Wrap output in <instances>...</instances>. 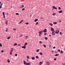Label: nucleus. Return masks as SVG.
<instances>
[{
	"label": "nucleus",
	"instance_id": "nucleus-1",
	"mask_svg": "<svg viewBox=\"0 0 65 65\" xmlns=\"http://www.w3.org/2000/svg\"><path fill=\"white\" fill-rule=\"evenodd\" d=\"M55 32H55V31H53V32L52 33V36H53V35H55Z\"/></svg>",
	"mask_w": 65,
	"mask_h": 65
},
{
	"label": "nucleus",
	"instance_id": "nucleus-2",
	"mask_svg": "<svg viewBox=\"0 0 65 65\" xmlns=\"http://www.w3.org/2000/svg\"><path fill=\"white\" fill-rule=\"evenodd\" d=\"M43 30H42V31H40L39 32V34H42V33H43Z\"/></svg>",
	"mask_w": 65,
	"mask_h": 65
},
{
	"label": "nucleus",
	"instance_id": "nucleus-3",
	"mask_svg": "<svg viewBox=\"0 0 65 65\" xmlns=\"http://www.w3.org/2000/svg\"><path fill=\"white\" fill-rule=\"evenodd\" d=\"M43 31L44 33H45L46 31H47V30H46V29H45Z\"/></svg>",
	"mask_w": 65,
	"mask_h": 65
},
{
	"label": "nucleus",
	"instance_id": "nucleus-4",
	"mask_svg": "<svg viewBox=\"0 0 65 65\" xmlns=\"http://www.w3.org/2000/svg\"><path fill=\"white\" fill-rule=\"evenodd\" d=\"M51 30H52V31H54V29L53 28V27H51Z\"/></svg>",
	"mask_w": 65,
	"mask_h": 65
},
{
	"label": "nucleus",
	"instance_id": "nucleus-5",
	"mask_svg": "<svg viewBox=\"0 0 65 65\" xmlns=\"http://www.w3.org/2000/svg\"><path fill=\"white\" fill-rule=\"evenodd\" d=\"M22 48H23L24 49L26 48V46H25V45H24V46H22Z\"/></svg>",
	"mask_w": 65,
	"mask_h": 65
},
{
	"label": "nucleus",
	"instance_id": "nucleus-6",
	"mask_svg": "<svg viewBox=\"0 0 65 65\" xmlns=\"http://www.w3.org/2000/svg\"><path fill=\"white\" fill-rule=\"evenodd\" d=\"M53 8H54V9H57V8L56 7H55V6H53Z\"/></svg>",
	"mask_w": 65,
	"mask_h": 65
},
{
	"label": "nucleus",
	"instance_id": "nucleus-7",
	"mask_svg": "<svg viewBox=\"0 0 65 65\" xmlns=\"http://www.w3.org/2000/svg\"><path fill=\"white\" fill-rule=\"evenodd\" d=\"M59 30H58L57 31V30H56V32H55V34H58V33H59Z\"/></svg>",
	"mask_w": 65,
	"mask_h": 65
},
{
	"label": "nucleus",
	"instance_id": "nucleus-8",
	"mask_svg": "<svg viewBox=\"0 0 65 65\" xmlns=\"http://www.w3.org/2000/svg\"><path fill=\"white\" fill-rule=\"evenodd\" d=\"M24 65H26V64H27V62L25 60H24Z\"/></svg>",
	"mask_w": 65,
	"mask_h": 65
},
{
	"label": "nucleus",
	"instance_id": "nucleus-9",
	"mask_svg": "<svg viewBox=\"0 0 65 65\" xmlns=\"http://www.w3.org/2000/svg\"><path fill=\"white\" fill-rule=\"evenodd\" d=\"M46 64H47V65H50V63H49V62H48V61L47 62Z\"/></svg>",
	"mask_w": 65,
	"mask_h": 65
},
{
	"label": "nucleus",
	"instance_id": "nucleus-10",
	"mask_svg": "<svg viewBox=\"0 0 65 65\" xmlns=\"http://www.w3.org/2000/svg\"><path fill=\"white\" fill-rule=\"evenodd\" d=\"M28 36H25V39H27V38H28Z\"/></svg>",
	"mask_w": 65,
	"mask_h": 65
},
{
	"label": "nucleus",
	"instance_id": "nucleus-11",
	"mask_svg": "<svg viewBox=\"0 0 65 65\" xmlns=\"http://www.w3.org/2000/svg\"><path fill=\"white\" fill-rule=\"evenodd\" d=\"M13 48H11V51H10L11 52H13Z\"/></svg>",
	"mask_w": 65,
	"mask_h": 65
},
{
	"label": "nucleus",
	"instance_id": "nucleus-12",
	"mask_svg": "<svg viewBox=\"0 0 65 65\" xmlns=\"http://www.w3.org/2000/svg\"><path fill=\"white\" fill-rule=\"evenodd\" d=\"M30 64L29 63H27V62L26 63V65H30Z\"/></svg>",
	"mask_w": 65,
	"mask_h": 65
},
{
	"label": "nucleus",
	"instance_id": "nucleus-13",
	"mask_svg": "<svg viewBox=\"0 0 65 65\" xmlns=\"http://www.w3.org/2000/svg\"><path fill=\"white\" fill-rule=\"evenodd\" d=\"M49 25L51 26H53V25L52 23H50L49 24Z\"/></svg>",
	"mask_w": 65,
	"mask_h": 65
},
{
	"label": "nucleus",
	"instance_id": "nucleus-14",
	"mask_svg": "<svg viewBox=\"0 0 65 65\" xmlns=\"http://www.w3.org/2000/svg\"><path fill=\"white\" fill-rule=\"evenodd\" d=\"M37 21H38V19H36L35 20L34 22H37Z\"/></svg>",
	"mask_w": 65,
	"mask_h": 65
},
{
	"label": "nucleus",
	"instance_id": "nucleus-15",
	"mask_svg": "<svg viewBox=\"0 0 65 65\" xmlns=\"http://www.w3.org/2000/svg\"><path fill=\"white\" fill-rule=\"evenodd\" d=\"M23 21H24V20H21V21L19 23L21 24V23L22 22H23Z\"/></svg>",
	"mask_w": 65,
	"mask_h": 65
},
{
	"label": "nucleus",
	"instance_id": "nucleus-16",
	"mask_svg": "<svg viewBox=\"0 0 65 65\" xmlns=\"http://www.w3.org/2000/svg\"><path fill=\"white\" fill-rule=\"evenodd\" d=\"M31 59L32 60H34L35 59V57H32L31 58Z\"/></svg>",
	"mask_w": 65,
	"mask_h": 65
},
{
	"label": "nucleus",
	"instance_id": "nucleus-17",
	"mask_svg": "<svg viewBox=\"0 0 65 65\" xmlns=\"http://www.w3.org/2000/svg\"><path fill=\"white\" fill-rule=\"evenodd\" d=\"M17 45V43H15L14 44L13 46H16V45Z\"/></svg>",
	"mask_w": 65,
	"mask_h": 65
},
{
	"label": "nucleus",
	"instance_id": "nucleus-18",
	"mask_svg": "<svg viewBox=\"0 0 65 65\" xmlns=\"http://www.w3.org/2000/svg\"><path fill=\"white\" fill-rule=\"evenodd\" d=\"M55 56H59V54H56L55 55Z\"/></svg>",
	"mask_w": 65,
	"mask_h": 65
},
{
	"label": "nucleus",
	"instance_id": "nucleus-19",
	"mask_svg": "<svg viewBox=\"0 0 65 65\" xmlns=\"http://www.w3.org/2000/svg\"><path fill=\"white\" fill-rule=\"evenodd\" d=\"M39 54L40 55H43V53H39Z\"/></svg>",
	"mask_w": 65,
	"mask_h": 65
},
{
	"label": "nucleus",
	"instance_id": "nucleus-20",
	"mask_svg": "<svg viewBox=\"0 0 65 65\" xmlns=\"http://www.w3.org/2000/svg\"><path fill=\"white\" fill-rule=\"evenodd\" d=\"M62 10H61L60 11H59V13H62Z\"/></svg>",
	"mask_w": 65,
	"mask_h": 65
},
{
	"label": "nucleus",
	"instance_id": "nucleus-21",
	"mask_svg": "<svg viewBox=\"0 0 65 65\" xmlns=\"http://www.w3.org/2000/svg\"><path fill=\"white\" fill-rule=\"evenodd\" d=\"M36 58H37V59H39V57L38 56H36Z\"/></svg>",
	"mask_w": 65,
	"mask_h": 65
},
{
	"label": "nucleus",
	"instance_id": "nucleus-22",
	"mask_svg": "<svg viewBox=\"0 0 65 65\" xmlns=\"http://www.w3.org/2000/svg\"><path fill=\"white\" fill-rule=\"evenodd\" d=\"M26 45H27V43H25V44L24 45V46H26Z\"/></svg>",
	"mask_w": 65,
	"mask_h": 65
},
{
	"label": "nucleus",
	"instance_id": "nucleus-23",
	"mask_svg": "<svg viewBox=\"0 0 65 65\" xmlns=\"http://www.w3.org/2000/svg\"><path fill=\"white\" fill-rule=\"evenodd\" d=\"M10 38V37H8L7 38V39H9Z\"/></svg>",
	"mask_w": 65,
	"mask_h": 65
},
{
	"label": "nucleus",
	"instance_id": "nucleus-24",
	"mask_svg": "<svg viewBox=\"0 0 65 65\" xmlns=\"http://www.w3.org/2000/svg\"><path fill=\"white\" fill-rule=\"evenodd\" d=\"M0 46L1 47L2 46V44H1V43H0Z\"/></svg>",
	"mask_w": 65,
	"mask_h": 65
},
{
	"label": "nucleus",
	"instance_id": "nucleus-25",
	"mask_svg": "<svg viewBox=\"0 0 65 65\" xmlns=\"http://www.w3.org/2000/svg\"><path fill=\"white\" fill-rule=\"evenodd\" d=\"M7 23H8V21H6V25H7Z\"/></svg>",
	"mask_w": 65,
	"mask_h": 65
},
{
	"label": "nucleus",
	"instance_id": "nucleus-26",
	"mask_svg": "<svg viewBox=\"0 0 65 65\" xmlns=\"http://www.w3.org/2000/svg\"><path fill=\"white\" fill-rule=\"evenodd\" d=\"M39 49H38L37 50V51H36L37 52H39Z\"/></svg>",
	"mask_w": 65,
	"mask_h": 65
},
{
	"label": "nucleus",
	"instance_id": "nucleus-27",
	"mask_svg": "<svg viewBox=\"0 0 65 65\" xmlns=\"http://www.w3.org/2000/svg\"><path fill=\"white\" fill-rule=\"evenodd\" d=\"M53 24H55V25H56V24H57V22H54Z\"/></svg>",
	"mask_w": 65,
	"mask_h": 65
},
{
	"label": "nucleus",
	"instance_id": "nucleus-28",
	"mask_svg": "<svg viewBox=\"0 0 65 65\" xmlns=\"http://www.w3.org/2000/svg\"><path fill=\"white\" fill-rule=\"evenodd\" d=\"M43 46L44 47H46V45H43Z\"/></svg>",
	"mask_w": 65,
	"mask_h": 65
},
{
	"label": "nucleus",
	"instance_id": "nucleus-29",
	"mask_svg": "<svg viewBox=\"0 0 65 65\" xmlns=\"http://www.w3.org/2000/svg\"><path fill=\"white\" fill-rule=\"evenodd\" d=\"M12 52H10V55H12Z\"/></svg>",
	"mask_w": 65,
	"mask_h": 65
},
{
	"label": "nucleus",
	"instance_id": "nucleus-30",
	"mask_svg": "<svg viewBox=\"0 0 65 65\" xmlns=\"http://www.w3.org/2000/svg\"><path fill=\"white\" fill-rule=\"evenodd\" d=\"M55 14H56V13H53V15L54 16L55 15Z\"/></svg>",
	"mask_w": 65,
	"mask_h": 65
},
{
	"label": "nucleus",
	"instance_id": "nucleus-31",
	"mask_svg": "<svg viewBox=\"0 0 65 65\" xmlns=\"http://www.w3.org/2000/svg\"><path fill=\"white\" fill-rule=\"evenodd\" d=\"M3 15H5V14H4V12H3Z\"/></svg>",
	"mask_w": 65,
	"mask_h": 65
},
{
	"label": "nucleus",
	"instance_id": "nucleus-32",
	"mask_svg": "<svg viewBox=\"0 0 65 65\" xmlns=\"http://www.w3.org/2000/svg\"><path fill=\"white\" fill-rule=\"evenodd\" d=\"M63 53V51H62V50H61L60 52V53H61V54H62V53Z\"/></svg>",
	"mask_w": 65,
	"mask_h": 65
},
{
	"label": "nucleus",
	"instance_id": "nucleus-33",
	"mask_svg": "<svg viewBox=\"0 0 65 65\" xmlns=\"http://www.w3.org/2000/svg\"><path fill=\"white\" fill-rule=\"evenodd\" d=\"M25 24L26 25H28L29 24V23L28 22H26L25 23Z\"/></svg>",
	"mask_w": 65,
	"mask_h": 65
},
{
	"label": "nucleus",
	"instance_id": "nucleus-34",
	"mask_svg": "<svg viewBox=\"0 0 65 65\" xmlns=\"http://www.w3.org/2000/svg\"><path fill=\"white\" fill-rule=\"evenodd\" d=\"M39 43H41V44L42 43V42H41V41H39Z\"/></svg>",
	"mask_w": 65,
	"mask_h": 65
},
{
	"label": "nucleus",
	"instance_id": "nucleus-35",
	"mask_svg": "<svg viewBox=\"0 0 65 65\" xmlns=\"http://www.w3.org/2000/svg\"><path fill=\"white\" fill-rule=\"evenodd\" d=\"M45 40H47V38L46 37L45 38Z\"/></svg>",
	"mask_w": 65,
	"mask_h": 65
},
{
	"label": "nucleus",
	"instance_id": "nucleus-36",
	"mask_svg": "<svg viewBox=\"0 0 65 65\" xmlns=\"http://www.w3.org/2000/svg\"><path fill=\"white\" fill-rule=\"evenodd\" d=\"M7 62L8 63H9V62H10V60H7Z\"/></svg>",
	"mask_w": 65,
	"mask_h": 65
},
{
	"label": "nucleus",
	"instance_id": "nucleus-37",
	"mask_svg": "<svg viewBox=\"0 0 65 65\" xmlns=\"http://www.w3.org/2000/svg\"><path fill=\"white\" fill-rule=\"evenodd\" d=\"M43 63V62H40V64H42Z\"/></svg>",
	"mask_w": 65,
	"mask_h": 65
},
{
	"label": "nucleus",
	"instance_id": "nucleus-38",
	"mask_svg": "<svg viewBox=\"0 0 65 65\" xmlns=\"http://www.w3.org/2000/svg\"><path fill=\"white\" fill-rule=\"evenodd\" d=\"M38 24V22H37L36 23V25H37V24Z\"/></svg>",
	"mask_w": 65,
	"mask_h": 65
},
{
	"label": "nucleus",
	"instance_id": "nucleus-39",
	"mask_svg": "<svg viewBox=\"0 0 65 65\" xmlns=\"http://www.w3.org/2000/svg\"><path fill=\"white\" fill-rule=\"evenodd\" d=\"M1 52H2V53H3V52H4V51L3 50H2Z\"/></svg>",
	"mask_w": 65,
	"mask_h": 65
},
{
	"label": "nucleus",
	"instance_id": "nucleus-40",
	"mask_svg": "<svg viewBox=\"0 0 65 65\" xmlns=\"http://www.w3.org/2000/svg\"><path fill=\"white\" fill-rule=\"evenodd\" d=\"M16 15H19V13H16Z\"/></svg>",
	"mask_w": 65,
	"mask_h": 65
},
{
	"label": "nucleus",
	"instance_id": "nucleus-41",
	"mask_svg": "<svg viewBox=\"0 0 65 65\" xmlns=\"http://www.w3.org/2000/svg\"><path fill=\"white\" fill-rule=\"evenodd\" d=\"M13 30H14V31H16V29L15 28L14 29H13Z\"/></svg>",
	"mask_w": 65,
	"mask_h": 65
},
{
	"label": "nucleus",
	"instance_id": "nucleus-42",
	"mask_svg": "<svg viewBox=\"0 0 65 65\" xmlns=\"http://www.w3.org/2000/svg\"><path fill=\"white\" fill-rule=\"evenodd\" d=\"M18 56V54H15V56H16V57H17V56Z\"/></svg>",
	"mask_w": 65,
	"mask_h": 65
},
{
	"label": "nucleus",
	"instance_id": "nucleus-43",
	"mask_svg": "<svg viewBox=\"0 0 65 65\" xmlns=\"http://www.w3.org/2000/svg\"><path fill=\"white\" fill-rule=\"evenodd\" d=\"M58 9L59 10H60V9H61V8H60V7H59Z\"/></svg>",
	"mask_w": 65,
	"mask_h": 65
},
{
	"label": "nucleus",
	"instance_id": "nucleus-44",
	"mask_svg": "<svg viewBox=\"0 0 65 65\" xmlns=\"http://www.w3.org/2000/svg\"><path fill=\"white\" fill-rule=\"evenodd\" d=\"M47 34V33H45L44 34V35H46Z\"/></svg>",
	"mask_w": 65,
	"mask_h": 65
},
{
	"label": "nucleus",
	"instance_id": "nucleus-45",
	"mask_svg": "<svg viewBox=\"0 0 65 65\" xmlns=\"http://www.w3.org/2000/svg\"><path fill=\"white\" fill-rule=\"evenodd\" d=\"M59 34L60 35H62V32H60Z\"/></svg>",
	"mask_w": 65,
	"mask_h": 65
},
{
	"label": "nucleus",
	"instance_id": "nucleus-46",
	"mask_svg": "<svg viewBox=\"0 0 65 65\" xmlns=\"http://www.w3.org/2000/svg\"><path fill=\"white\" fill-rule=\"evenodd\" d=\"M56 59L57 58H54V61H56Z\"/></svg>",
	"mask_w": 65,
	"mask_h": 65
},
{
	"label": "nucleus",
	"instance_id": "nucleus-47",
	"mask_svg": "<svg viewBox=\"0 0 65 65\" xmlns=\"http://www.w3.org/2000/svg\"><path fill=\"white\" fill-rule=\"evenodd\" d=\"M21 46V44H19L18 45V46Z\"/></svg>",
	"mask_w": 65,
	"mask_h": 65
},
{
	"label": "nucleus",
	"instance_id": "nucleus-48",
	"mask_svg": "<svg viewBox=\"0 0 65 65\" xmlns=\"http://www.w3.org/2000/svg\"><path fill=\"white\" fill-rule=\"evenodd\" d=\"M3 5V3H2L1 4L0 6H2Z\"/></svg>",
	"mask_w": 65,
	"mask_h": 65
},
{
	"label": "nucleus",
	"instance_id": "nucleus-49",
	"mask_svg": "<svg viewBox=\"0 0 65 65\" xmlns=\"http://www.w3.org/2000/svg\"><path fill=\"white\" fill-rule=\"evenodd\" d=\"M53 48H56V46L53 47Z\"/></svg>",
	"mask_w": 65,
	"mask_h": 65
},
{
	"label": "nucleus",
	"instance_id": "nucleus-50",
	"mask_svg": "<svg viewBox=\"0 0 65 65\" xmlns=\"http://www.w3.org/2000/svg\"><path fill=\"white\" fill-rule=\"evenodd\" d=\"M58 52H60V50H59V49H58Z\"/></svg>",
	"mask_w": 65,
	"mask_h": 65
},
{
	"label": "nucleus",
	"instance_id": "nucleus-51",
	"mask_svg": "<svg viewBox=\"0 0 65 65\" xmlns=\"http://www.w3.org/2000/svg\"><path fill=\"white\" fill-rule=\"evenodd\" d=\"M22 10H25V8H23L22 9Z\"/></svg>",
	"mask_w": 65,
	"mask_h": 65
},
{
	"label": "nucleus",
	"instance_id": "nucleus-52",
	"mask_svg": "<svg viewBox=\"0 0 65 65\" xmlns=\"http://www.w3.org/2000/svg\"><path fill=\"white\" fill-rule=\"evenodd\" d=\"M27 58H28V59H29V57L28 56H27Z\"/></svg>",
	"mask_w": 65,
	"mask_h": 65
},
{
	"label": "nucleus",
	"instance_id": "nucleus-53",
	"mask_svg": "<svg viewBox=\"0 0 65 65\" xmlns=\"http://www.w3.org/2000/svg\"><path fill=\"white\" fill-rule=\"evenodd\" d=\"M2 8V6H0V8Z\"/></svg>",
	"mask_w": 65,
	"mask_h": 65
},
{
	"label": "nucleus",
	"instance_id": "nucleus-54",
	"mask_svg": "<svg viewBox=\"0 0 65 65\" xmlns=\"http://www.w3.org/2000/svg\"><path fill=\"white\" fill-rule=\"evenodd\" d=\"M23 36V35H21V36Z\"/></svg>",
	"mask_w": 65,
	"mask_h": 65
},
{
	"label": "nucleus",
	"instance_id": "nucleus-55",
	"mask_svg": "<svg viewBox=\"0 0 65 65\" xmlns=\"http://www.w3.org/2000/svg\"><path fill=\"white\" fill-rule=\"evenodd\" d=\"M24 5H23L22 6V7H24Z\"/></svg>",
	"mask_w": 65,
	"mask_h": 65
},
{
	"label": "nucleus",
	"instance_id": "nucleus-56",
	"mask_svg": "<svg viewBox=\"0 0 65 65\" xmlns=\"http://www.w3.org/2000/svg\"><path fill=\"white\" fill-rule=\"evenodd\" d=\"M43 19V18L42 17L41 18V19Z\"/></svg>",
	"mask_w": 65,
	"mask_h": 65
},
{
	"label": "nucleus",
	"instance_id": "nucleus-57",
	"mask_svg": "<svg viewBox=\"0 0 65 65\" xmlns=\"http://www.w3.org/2000/svg\"><path fill=\"white\" fill-rule=\"evenodd\" d=\"M3 17H4V18H5V15H4Z\"/></svg>",
	"mask_w": 65,
	"mask_h": 65
},
{
	"label": "nucleus",
	"instance_id": "nucleus-58",
	"mask_svg": "<svg viewBox=\"0 0 65 65\" xmlns=\"http://www.w3.org/2000/svg\"><path fill=\"white\" fill-rule=\"evenodd\" d=\"M59 22L60 23H61V21L60 20V21H59Z\"/></svg>",
	"mask_w": 65,
	"mask_h": 65
},
{
	"label": "nucleus",
	"instance_id": "nucleus-59",
	"mask_svg": "<svg viewBox=\"0 0 65 65\" xmlns=\"http://www.w3.org/2000/svg\"><path fill=\"white\" fill-rule=\"evenodd\" d=\"M8 31V30H6V32H7Z\"/></svg>",
	"mask_w": 65,
	"mask_h": 65
},
{
	"label": "nucleus",
	"instance_id": "nucleus-60",
	"mask_svg": "<svg viewBox=\"0 0 65 65\" xmlns=\"http://www.w3.org/2000/svg\"><path fill=\"white\" fill-rule=\"evenodd\" d=\"M39 36H40V34H39Z\"/></svg>",
	"mask_w": 65,
	"mask_h": 65
},
{
	"label": "nucleus",
	"instance_id": "nucleus-61",
	"mask_svg": "<svg viewBox=\"0 0 65 65\" xmlns=\"http://www.w3.org/2000/svg\"><path fill=\"white\" fill-rule=\"evenodd\" d=\"M56 53H57V52H55Z\"/></svg>",
	"mask_w": 65,
	"mask_h": 65
},
{
	"label": "nucleus",
	"instance_id": "nucleus-62",
	"mask_svg": "<svg viewBox=\"0 0 65 65\" xmlns=\"http://www.w3.org/2000/svg\"><path fill=\"white\" fill-rule=\"evenodd\" d=\"M6 29H7V30H8V28H6Z\"/></svg>",
	"mask_w": 65,
	"mask_h": 65
},
{
	"label": "nucleus",
	"instance_id": "nucleus-63",
	"mask_svg": "<svg viewBox=\"0 0 65 65\" xmlns=\"http://www.w3.org/2000/svg\"><path fill=\"white\" fill-rule=\"evenodd\" d=\"M51 36L50 35H49V36L50 37V36Z\"/></svg>",
	"mask_w": 65,
	"mask_h": 65
},
{
	"label": "nucleus",
	"instance_id": "nucleus-64",
	"mask_svg": "<svg viewBox=\"0 0 65 65\" xmlns=\"http://www.w3.org/2000/svg\"><path fill=\"white\" fill-rule=\"evenodd\" d=\"M39 65H41V64H40Z\"/></svg>",
	"mask_w": 65,
	"mask_h": 65
}]
</instances>
